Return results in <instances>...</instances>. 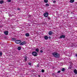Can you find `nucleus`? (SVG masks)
<instances>
[{
  "instance_id": "1",
  "label": "nucleus",
  "mask_w": 77,
  "mask_h": 77,
  "mask_svg": "<svg viewBox=\"0 0 77 77\" xmlns=\"http://www.w3.org/2000/svg\"><path fill=\"white\" fill-rule=\"evenodd\" d=\"M52 55H53L54 57H56V58H58V57H60V54L56 52L52 53Z\"/></svg>"
},
{
  "instance_id": "2",
  "label": "nucleus",
  "mask_w": 77,
  "mask_h": 77,
  "mask_svg": "<svg viewBox=\"0 0 77 77\" xmlns=\"http://www.w3.org/2000/svg\"><path fill=\"white\" fill-rule=\"evenodd\" d=\"M32 54L34 56H38V53L35 51L32 52Z\"/></svg>"
},
{
  "instance_id": "3",
  "label": "nucleus",
  "mask_w": 77,
  "mask_h": 77,
  "mask_svg": "<svg viewBox=\"0 0 77 77\" xmlns=\"http://www.w3.org/2000/svg\"><path fill=\"white\" fill-rule=\"evenodd\" d=\"M43 15L45 17H47L48 16V13L47 12H46Z\"/></svg>"
},
{
  "instance_id": "4",
  "label": "nucleus",
  "mask_w": 77,
  "mask_h": 77,
  "mask_svg": "<svg viewBox=\"0 0 77 77\" xmlns=\"http://www.w3.org/2000/svg\"><path fill=\"white\" fill-rule=\"evenodd\" d=\"M16 44H20L21 42V41L20 40H16L15 42Z\"/></svg>"
},
{
  "instance_id": "5",
  "label": "nucleus",
  "mask_w": 77,
  "mask_h": 77,
  "mask_svg": "<svg viewBox=\"0 0 77 77\" xmlns=\"http://www.w3.org/2000/svg\"><path fill=\"white\" fill-rule=\"evenodd\" d=\"M26 44V42H22L21 43L20 45H24V44Z\"/></svg>"
},
{
  "instance_id": "6",
  "label": "nucleus",
  "mask_w": 77,
  "mask_h": 77,
  "mask_svg": "<svg viewBox=\"0 0 77 77\" xmlns=\"http://www.w3.org/2000/svg\"><path fill=\"white\" fill-rule=\"evenodd\" d=\"M24 58H25V59L23 60V62H26L27 60V58H28V57L26 56Z\"/></svg>"
},
{
  "instance_id": "7",
  "label": "nucleus",
  "mask_w": 77,
  "mask_h": 77,
  "mask_svg": "<svg viewBox=\"0 0 77 77\" xmlns=\"http://www.w3.org/2000/svg\"><path fill=\"white\" fill-rule=\"evenodd\" d=\"M4 34L5 35H8V33H9V32L8 31H4Z\"/></svg>"
},
{
  "instance_id": "8",
  "label": "nucleus",
  "mask_w": 77,
  "mask_h": 77,
  "mask_svg": "<svg viewBox=\"0 0 77 77\" xmlns=\"http://www.w3.org/2000/svg\"><path fill=\"white\" fill-rule=\"evenodd\" d=\"M65 36L63 35H62L60 36V38H65Z\"/></svg>"
},
{
  "instance_id": "9",
  "label": "nucleus",
  "mask_w": 77,
  "mask_h": 77,
  "mask_svg": "<svg viewBox=\"0 0 77 77\" xmlns=\"http://www.w3.org/2000/svg\"><path fill=\"white\" fill-rule=\"evenodd\" d=\"M73 72L75 74H77V70L76 69H75Z\"/></svg>"
},
{
  "instance_id": "10",
  "label": "nucleus",
  "mask_w": 77,
  "mask_h": 77,
  "mask_svg": "<svg viewBox=\"0 0 77 77\" xmlns=\"http://www.w3.org/2000/svg\"><path fill=\"white\" fill-rule=\"evenodd\" d=\"M44 38L45 40H47L48 39V37L47 36H45Z\"/></svg>"
},
{
  "instance_id": "11",
  "label": "nucleus",
  "mask_w": 77,
  "mask_h": 77,
  "mask_svg": "<svg viewBox=\"0 0 77 77\" xmlns=\"http://www.w3.org/2000/svg\"><path fill=\"white\" fill-rule=\"evenodd\" d=\"M29 33H26L25 34V36H26V37H28L29 36Z\"/></svg>"
},
{
  "instance_id": "12",
  "label": "nucleus",
  "mask_w": 77,
  "mask_h": 77,
  "mask_svg": "<svg viewBox=\"0 0 77 77\" xmlns=\"http://www.w3.org/2000/svg\"><path fill=\"white\" fill-rule=\"evenodd\" d=\"M52 32L51 31H50V32H49L48 34L49 35H52Z\"/></svg>"
},
{
  "instance_id": "13",
  "label": "nucleus",
  "mask_w": 77,
  "mask_h": 77,
  "mask_svg": "<svg viewBox=\"0 0 77 77\" xmlns=\"http://www.w3.org/2000/svg\"><path fill=\"white\" fill-rule=\"evenodd\" d=\"M35 51H36L37 53H38V52H39V49L36 48V49H35Z\"/></svg>"
},
{
  "instance_id": "14",
  "label": "nucleus",
  "mask_w": 77,
  "mask_h": 77,
  "mask_svg": "<svg viewBox=\"0 0 77 77\" xmlns=\"http://www.w3.org/2000/svg\"><path fill=\"white\" fill-rule=\"evenodd\" d=\"M52 75H54V76H55L56 77V76H57L56 75V74L54 73H52Z\"/></svg>"
},
{
  "instance_id": "15",
  "label": "nucleus",
  "mask_w": 77,
  "mask_h": 77,
  "mask_svg": "<svg viewBox=\"0 0 77 77\" xmlns=\"http://www.w3.org/2000/svg\"><path fill=\"white\" fill-rule=\"evenodd\" d=\"M69 2L70 3H74V0H70Z\"/></svg>"
},
{
  "instance_id": "16",
  "label": "nucleus",
  "mask_w": 77,
  "mask_h": 77,
  "mask_svg": "<svg viewBox=\"0 0 77 77\" xmlns=\"http://www.w3.org/2000/svg\"><path fill=\"white\" fill-rule=\"evenodd\" d=\"M4 3V2L3 1H0V4H2V3Z\"/></svg>"
},
{
  "instance_id": "17",
  "label": "nucleus",
  "mask_w": 77,
  "mask_h": 77,
  "mask_svg": "<svg viewBox=\"0 0 77 77\" xmlns=\"http://www.w3.org/2000/svg\"><path fill=\"white\" fill-rule=\"evenodd\" d=\"M61 70L63 72H64V71H65V68H62Z\"/></svg>"
},
{
  "instance_id": "18",
  "label": "nucleus",
  "mask_w": 77,
  "mask_h": 77,
  "mask_svg": "<svg viewBox=\"0 0 77 77\" xmlns=\"http://www.w3.org/2000/svg\"><path fill=\"white\" fill-rule=\"evenodd\" d=\"M17 49L18 50H21V47H19L17 48Z\"/></svg>"
},
{
  "instance_id": "19",
  "label": "nucleus",
  "mask_w": 77,
  "mask_h": 77,
  "mask_svg": "<svg viewBox=\"0 0 77 77\" xmlns=\"http://www.w3.org/2000/svg\"><path fill=\"white\" fill-rule=\"evenodd\" d=\"M44 2L45 3H48V0H44Z\"/></svg>"
},
{
  "instance_id": "20",
  "label": "nucleus",
  "mask_w": 77,
  "mask_h": 77,
  "mask_svg": "<svg viewBox=\"0 0 77 77\" xmlns=\"http://www.w3.org/2000/svg\"><path fill=\"white\" fill-rule=\"evenodd\" d=\"M45 6H49V4H46Z\"/></svg>"
},
{
  "instance_id": "21",
  "label": "nucleus",
  "mask_w": 77,
  "mask_h": 77,
  "mask_svg": "<svg viewBox=\"0 0 77 77\" xmlns=\"http://www.w3.org/2000/svg\"><path fill=\"white\" fill-rule=\"evenodd\" d=\"M72 68V67H71V65L69 66L68 67V69H71Z\"/></svg>"
},
{
  "instance_id": "22",
  "label": "nucleus",
  "mask_w": 77,
  "mask_h": 77,
  "mask_svg": "<svg viewBox=\"0 0 77 77\" xmlns=\"http://www.w3.org/2000/svg\"><path fill=\"white\" fill-rule=\"evenodd\" d=\"M12 39L13 41H16V38H13Z\"/></svg>"
},
{
  "instance_id": "23",
  "label": "nucleus",
  "mask_w": 77,
  "mask_h": 77,
  "mask_svg": "<svg viewBox=\"0 0 77 77\" xmlns=\"http://www.w3.org/2000/svg\"><path fill=\"white\" fill-rule=\"evenodd\" d=\"M2 52H0V56H2Z\"/></svg>"
},
{
  "instance_id": "24",
  "label": "nucleus",
  "mask_w": 77,
  "mask_h": 77,
  "mask_svg": "<svg viewBox=\"0 0 77 77\" xmlns=\"http://www.w3.org/2000/svg\"><path fill=\"white\" fill-rule=\"evenodd\" d=\"M42 72H44V70L42 69Z\"/></svg>"
},
{
  "instance_id": "25",
  "label": "nucleus",
  "mask_w": 77,
  "mask_h": 77,
  "mask_svg": "<svg viewBox=\"0 0 77 77\" xmlns=\"http://www.w3.org/2000/svg\"><path fill=\"white\" fill-rule=\"evenodd\" d=\"M11 2V0H8L7 1L8 2Z\"/></svg>"
},
{
  "instance_id": "26",
  "label": "nucleus",
  "mask_w": 77,
  "mask_h": 77,
  "mask_svg": "<svg viewBox=\"0 0 77 77\" xmlns=\"http://www.w3.org/2000/svg\"><path fill=\"white\" fill-rule=\"evenodd\" d=\"M48 20H51L50 17H48Z\"/></svg>"
},
{
  "instance_id": "27",
  "label": "nucleus",
  "mask_w": 77,
  "mask_h": 77,
  "mask_svg": "<svg viewBox=\"0 0 77 77\" xmlns=\"http://www.w3.org/2000/svg\"><path fill=\"white\" fill-rule=\"evenodd\" d=\"M28 65H32V64L30 62H29V63Z\"/></svg>"
},
{
  "instance_id": "28",
  "label": "nucleus",
  "mask_w": 77,
  "mask_h": 77,
  "mask_svg": "<svg viewBox=\"0 0 77 77\" xmlns=\"http://www.w3.org/2000/svg\"><path fill=\"white\" fill-rule=\"evenodd\" d=\"M17 9L18 11H20V10L21 9H20V8H18Z\"/></svg>"
},
{
  "instance_id": "29",
  "label": "nucleus",
  "mask_w": 77,
  "mask_h": 77,
  "mask_svg": "<svg viewBox=\"0 0 77 77\" xmlns=\"http://www.w3.org/2000/svg\"><path fill=\"white\" fill-rule=\"evenodd\" d=\"M40 53H43V51H42V50H41L40 51Z\"/></svg>"
},
{
  "instance_id": "30",
  "label": "nucleus",
  "mask_w": 77,
  "mask_h": 77,
  "mask_svg": "<svg viewBox=\"0 0 77 77\" xmlns=\"http://www.w3.org/2000/svg\"><path fill=\"white\" fill-rule=\"evenodd\" d=\"M53 3H56V1L54 0L53 1Z\"/></svg>"
},
{
  "instance_id": "31",
  "label": "nucleus",
  "mask_w": 77,
  "mask_h": 77,
  "mask_svg": "<svg viewBox=\"0 0 77 77\" xmlns=\"http://www.w3.org/2000/svg\"><path fill=\"white\" fill-rule=\"evenodd\" d=\"M60 71H59L57 72V73H60Z\"/></svg>"
},
{
  "instance_id": "32",
  "label": "nucleus",
  "mask_w": 77,
  "mask_h": 77,
  "mask_svg": "<svg viewBox=\"0 0 77 77\" xmlns=\"http://www.w3.org/2000/svg\"><path fill=\"white\" fill-rule=\"evenodd\" d=\"M48 38H49V39H51V37L49 36Z\"/></svg>"
},
{
  "instance_id": "33",
  "label": "nucleus",
  "mask_w": 77,
  "mask_h": 77,
  "mask_svg": "<svg viewBox=\"0 0 77 77\" xmlns=\"http://www.w3.org/2000/svg\"><path fill=\"white\" fill-rule=\"evenodd\" d=\"M9 17H12V16H11V14H9Z\"/></svg>"
},
{
  "instance_id": "34",
  "label": "nucleus",
  "mask_w": 77,
  "mask_h": 77,
  "mask_svg": "<svg viewBox=\"0 0 77 77\" xmlns=\"http://www.w3.org/2000/svg\"><path fill=\"white\" fill-rule=\"evenodd\" d=\"M37 67H39V65L38 64V65H37Z\"/></svg>"
},
{
  "instance_id": "35",
  "label": "nucleus",
  "mask_w": 77,
  "mask_h": 77,
  "mask_svg": "<svg viewBox=\"0 0 77 77\" xmlns=\"http://www.w3.org/2000/svg\"><path fill=\"white\" fill-rule=\"evenodd\" d=\"M75 56H76V57H77V54H75Z\"/></svg>"
},
{
  "instance_id": "36",
  "label": "nucleus",
  "mask_w": 77,
  "mask_h": 77,
  "mask_svg": "<svg viewBox=\"0 0 77 77\" xmlns=\"http://www.w3.org/2000/svg\"><path fill=\"white\" fill-rule=\"evenodd\" d=\"M38 77H41V76H40V75H38Z\"/></svg>"
},
{
  "instance_id": "37",
  "label": "nucleus",
  "mask_w": 77,
  "mask_h": 77,
  "mask_svg": "<svg viewBox=\"0 0 77 77\" xmlns=\"http://www.w3.org/2000/svg\"><path fill=\"white\" fill-rule=\"evenodd\" d=\"M2 28V27H1V26L0 25V28Z\"/></svg>"
},
{
  "instance_id": "38",
  "label": "nucleus",
  "mask_w": 77,
  "mask_h": 77,
  "mask_svg": "<svg viewBox=\"0 0 77 77\" xmlns=\"http://www.w3.org/2000/svg\"><path fill=\"white\" fill-rule=\"evenodd\" d=\"M34 48H35V47H34Z\"/></svg>"
}]
</instances>
